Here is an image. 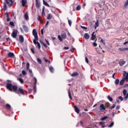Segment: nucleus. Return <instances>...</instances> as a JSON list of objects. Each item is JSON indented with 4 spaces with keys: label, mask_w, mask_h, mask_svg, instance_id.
I'll list each match as a JSON object with an SVG mask.
<instances>
[{
    "label": "nucleus",
    "mask_w": 128,
    "mask_h": 128,
    "mask_svg": "<svg viewBox=\"0 0 128 128\" xmlns=\"http://www.w3.org/2000/svg\"><path fill=\"white\" fill-rule=\"evenodd\" d=\"M6 88L10 92H14L18 94H20L22 96H24V92L22 88H18L16 85H12V84L6 83Z\"/></svg>",
    "instance_id": "f257e3e1"
},
{
    "label": "nucleus",
    "mask_w": 128,
    "mask_h": 128,
    "mask_svg": "<svg viewBox=\"0 0 128 128\" xmlns=\"http://www.w3.org/2000/svg\"><path fill=\"white\" fill-rule=\"evenodd\" d=\"M32 34L34 37V39L33 40L34 44H37L39 50H40V44L38 42H36V40H38V32H36V30H33Z\"/></svg>",
    "instance_id": "f03ea898"
},
{
    "label": "nucleus",
    "mask_w": 128,
    "mask_h": 128,
    "mask_svg": "<svg viewBox=\"0 0 128 128\" xmlns=\"http://www.w3.org/2000/svg\"><path fill=\"white\" fill-rule=\"evenodd\" d=\"M124 80L128 82V73L126 72H124L123 78L122 80L120 82V86H124Z\"/></svg>",
    "instance_id": "7ed1b4c3"
},
{
    "label": "nucleus",
    "mask_w": 128,
    "mask_h": 128,
    "mask_svg": "<svg viewBox=\"0 0 128 128\" xmlns=\"http://www.w3.org/2000/svg\"><path fill=\"white\" fill-rule=\"evenodd\" d=\"M34 80L35 82L34 83V92H36V84L38 83V80L36 77H34Z\"/></svg>",
    "instance_id": "20e7f679"
},
{
    "label": "nucleus",
    "mask_w": 128,
    "mask_h": 128,
    "mask_svg": "<svg viewBox=\"0 0 128 128\" xmlns=\"http://www.w3.org/2000/svg\"><path fill=\"white\" fill-rule=\"evenodd\" d=\"M16 36H18V30H14L12 34V36L14 38H16Z\"/></svg>",
    "instance_id": "39448f33"
},
{
    "label": "nucleus",
    "mask_w": 128,
    "mask_h": 128,
    "mask_svg": "<svg viewBox=\"0 0 128 128\" xmlns=\"http://www.w3.org/2000/svg\"><path fill=\"white\" fill-rule=\"evenodd\" d=\"M36 8H38L40 7V0H35Z\"/></svg>",
    "instance_id": "423d86ee"
},
{
    "label": "nucleus",
    "mask_w": 128,
    "mask_h": 128,
    "mask_svg": "<svg viewBox=\"0 0 128 128\" xmlns=\"http://www.w3.org/2000/svg\"><path fill=\"white\" fill-rule=\"evenodd\" d=\"M6 2L7 4H9V6H12L14 4V2H12V0H6Z\"/></svg>",
    "instance_id": "0eeeda50"
},
{
    "label": "nucleus",
    "mask_w": 128,
    "mask_h": 128,
    "mask_svg": "<svg viewBox=\"0 0 128 128\" xmlns=\"http://www.w3.org/2000/svg\"><path fill=\"white\" fill-rule=\"evenodd\" d=\"M100 110H101V112H104V110H106V106H104V104H100Z\"/></svg>",
    "instance_id": "6e6552de"
},
{
    "label": "nucleus",
    "mask_w": 128,
    "mask_h": 128,
    "mask_svg": "<svg viewBox=\"0 0 128 128\" xmlns=\"http://www.w3.org/2000/svg\"><path fill=\"white\" fill-rule=\"evenodd\" d=\"M91 40H96V36L94 35V32L92 34Z\"/></svg>",
    "instance_id": "1a4fd4ad"
},
{
    "label": "nucleus",
    "mask_w": 128,
    "mask_h": 128,
    "mask_svg": "<svg viewBox=\"0 0 128 128\" xmlns=\"http://www.w3.org/2000/svg\"><path fill=\"white\" fill-rule=\"evenodd\" d=\"M22 28L25 32H28V28L26 25H23Z\"/></svg>",
    "instance_id": "9d476101"
},
{
    "label": "nucleus",
    "mask_w": 128,
    "mask_h": 128,
    "mask_svg": "<svg viewBox=\"0 0 128 128\" xmlns=\"http://www.w3.org/2000/svg\"><path fill=\"white\" fill-rule=\"evenodd\" d=\"M80 76V74H78V72H74L71 75V76L74 78V77H76V76Z\"/></svg>",
    "instance_id": "9b49d317"
},
{
    "label": "nucleus",
    "mask_w": 128,
    "mask_h": 128,
    "mask_svg": "<svg viewBox=\"0 0 128 128\" xmlns=\"http://www.w3.org/2000/svg\"><path fill=\"white\" fill-rule=\"evenodd\" d=\"M28 4V0H22V6H26V4Z\"/></svg>",
    "instance_id": "f8f14e48"
},
{
    "label": "nucleus",
    "mask_w": 128,
    "mask_h": 128,
    "mask_svg": "<svg viewBox=\"0 0 128 128\" xmlns=\"http://www.w3.org/2000/svg\"><path fill=\"white\" fill-rule=\"evenodd\" d=\"M74 108L77 114H80V109L76 106H74Z\"/></svg>",
    "instance_id": "ddd939ff"
},
{
    "label": "nucleus",
    "mask_w": 128,
    "mask_h": 128,
    "mask_svg": "<svg viewBox=\"0 0 128 128\" xmlns=\"http://www.w3.org/2000/svg\"><path fill=\"white\" fill-rule=\"evenodd\" d=\"M5 108H7L8 110H10L12 108V106H10V104H8L6 105Z\"/></svg>",
    "instance_id": "4468645a"
},
{
    "label": "nucleus",
    "mask_w": 128,
    "mask_h": 128,
    "mask_svg": "<svg viewBox=\"0 0 128 128\" xmlns=\"http://www.w3.org/2000/svg\"><path fill=\"white\" fill-rule=\"evenodd\" d=\"M19 40H20V42H24V36H22L20 35L19 36Z\"/></svg>",
    "instance_id": "2eb2a0df"
},
{
    "label": "nucleus",
    "mask_w": 128,
    "mask_h": 128,
    "mask_svg": "<svg viewBox=\"0 0 128 128\" xmlns=\"http://www.w3.org/2000/svg\"><path fill=\"white\" fill-rule=\"evenodd\" d=\"M118 50L120 52H124V50H128V48H120Z\"/></svg>",
    "instance_id": "dca6fc26"
},
{
    "label": "nucleus",
    "mask_w": 128,
    "mask_h": 128,
    "mask_svg": "<svg viewBox=\"0 0 128 128\" xmlns=\"http://www.w3.org/2000/svg\"><path fill=\"white\" fill-rule=\"evenodd\" d=\"M8 58H14V52H10L8 54Z\"/></svg>",
    "instance_id": "f3484780"
},
{
    "label": "nucleus",
    "mask_w": 128,
    "mask_h": 128,
    "mask_svg": "<svg viewBox=\"0 0 128 128\" xmlns=\"http://www.w3.org/2000/svg\"><path fill=\"white\" fill-rule=\"evenodd\" d=\"M84 38L85 40H88V38H90V34L88 33H85L84 34Z\"/></svg>",
    "instance_id": "a211bd4d"
},
{
    "label": "nucleus",
    "mask_w": 128,
    "mask_h": 128,
    "mask_svg": "<svg viewBox=\"0 0 128 128\" xmlns=\"http://www.w3.org/2000/svg\"><path fill=\"white\" fill-rule=\"evenodd\" d=\"M62 38H63V40H66V33H62L61 34Z\"/></svg>",
    "instance_id": "6ab92c4d"
},
{
    "label": "nucleus",
    "mask_w": 128,
    "mask_h": 128,
    "mask_svg": "<svg viewBox=\"0 0 128 128\" xmlns=\"http://www.w3.org/2000/svg\"><path fill=\"white\" fill-rule=\"evenodd\" d=\"M43 4L44 6H48V8H50V4L48 2H46L44 0H43Z\"/></svg>",
    "instance_id": "aec40b11"
},
{
    "label": "nucleus",
    "mask_w": 128,
    "mask_h": 128,
    "mask_svg": "<svg viewBox=\"0 0 128 128\" xmlns=\"http://www.w3.org/2000/svg\"><path fill=\"white\" fill-rule=\"evenodd\" d=\"M96 28H98V20H97L95 23L94 28L96 30Z\"/></svg>",
    "instance_id": "412c9836"
},
{
    "label": "nucleus",
    "mask_w": 128,
    "mask_h": 128,
    "mask_svg": "<svg viewBox=\"0 0 128 128\" xmlns=\"http://www.w3.org/2000/svg\"><path fill=\"white\" fill-rule=\"evenodd\" d=\"M52 14H49L47 16V20H52Z\"/></svg>",
    "instance_id": "4be33fe9"
},
{
    "label": "nucleus",
    "mask_w": 128,
    "mask_h": 128,
    "mask_svg": "<svg viewBox=\"0 0 128 128\" xmlns=\"http://www.w3.org/2000/svg\"><path fill=\"white\" fill-rule=\"evenodd\" d=\"M40 42L41 44L44 46L45 48H48V46H46V44H44V42H42V40H40Z\"/></svg>",
    "instance_id": "5701e85b"
},
{
    "label": "nucleus",
    "mask_w": 128,
    "mask_h": 128,
    "mask_svg": "<svg viewBox=\"0 0 128 128\" xmlns=\"http://www.w3.org/2000/svg\"><path fill=\"white\" fill-rule=\"evenodd\" d=\"M24 18L26 20H28V13H25L24 14Z\"/></svg>",
    "instance_id": "b1692460"
},
{
    "label": "nucleus",
    "mask_w": 128,
    "mask_h": 128,
    "mask_svg": "<svg viewBox=\"0 0 128 128\" xmlns=\"http://www.w3.org/2000/svg\"><path fill=\"white\" fill-rule=\"evenodd\" d=\"M38 20L42 24L44 22V21H42V17L40 16H38L37 18Z\"/></svg>",
    "instance_id": "393cba45"
},
{
    "label": "nucleus",
    "mask_w": 128,
    "mask_h": 128,
    "mask_svg": "<svg viewBox=\"0 0 128 128\" xmlns=\"http://www.w3.org/2000/svg\"><path fill=\"white\" fill-rule=\"evenodd\" d=\"M124 64H126V62L124 61H120V62H119V64L120 66H124Z\"/></svg>",
    "instance_id": "a878e982"
},
{
    "label": "nucleus",
    "mask_w": 128,
    "mask_h": 128,
    "mask_svg": "<svg viewBox=\"0 0 128 128\" xmlns=\"http://www.w3.org/2000/svg\"><path fill=\"white\" fill-rule=\"evenodd\" d=\"M68 94L70 100H72V94H70V90H68Z\"/></svg>",
    "instance_id": "bb28decb"
},
{
    "label": "nucleus",
    "mask_w": 128,
    "mask_h": 128,
    "mask_svg": "<svg viewBox=\"0 0 128 128\" xmlns=\"http://www.w3.org/2000/svg\"><path fill=\"white\" fill-rule=\"evenodd\" d=\"M42 16H46V14L44 13V6H43V8H42Z\"/></svg>",
    "instance_id": "cd10ccee"
},
{
    "label": "nucleus",
    "mask_w": 128,
    "mask_h": 128,
    "mask_svg": "<svg viewBox=\"0 0 128 128\" xmlns=\"http://www.w3.org/2000/svg\"><path fill=\"white\" fill-rule=\"evenodd\" d=\"M116 103L115 102V104H113L112 106L109 107V108L110 110H112V108H116Z\"/></svg>",
    "instance_id": "c85d7f7f"
},
{
    "label": "nucleus",
    "mask_w": 128,
    "mask_h": 128,
    "mask_svg": "<svg viewBox=\"0 0 128 128\" xmlns=\"http://www.w3.org/2000/svg\"><path fill=\"white\" fill-rule=\"evenodd\" d=\"M50 70L51 72H54V68L52 66H50Z\"/></svg>",
    "instance_id": "c756f323"
},
{
    "label": "nucleus",
    "mask_w": 128,
    "mask_h": 128,
    "mask_svg": "<svg viewBox=\"0 0 128 128\" xmlns=\"http://www.w3.org/2000/svg\"><path fill=\"white\" fill-rule=\"evenodd\" d=\"M120 84V79H116L115 80V84Z\"/></svg>",
    "instance_id": "7c9ffc66"
},
{
    "label": "nucleus",
    "mask_w": 128,
    "mask_h": 128,
    "mask_svg": "<svg viewBox=\"0 0 128 128\" xmlns=\"http://www.w3.org/2000/svg\"><path fill=\"white\" fill-rule=\"evenodd\" d=\"M18 80H19V82L21 83V84H24V80H22V78H19L18 79Z\"/></svg>",
    "instance_id": "2f4dec72"
},
{
    "label": "nucleus",
    "mask_w": 128,
    "mask_h": 128,
    "mask_svg": "<svg viewBox=\"0 0 128 128\" xmlns=\"http://www.w3.org/2000/svg\"><path fill=\"white\" fill-rule=\"evenodd\" d=\"M108 98L110 102H112V98H111L110 95L108 96Z\"/></svg>",
    "instance_id": "473e14b6"
},
{
    "label": "nucleus",
    "mask_w": 128,
    "mask_h": 128,
    "mask_svg": "<svg viewBox=\"0 0 128 128\" xmlns=\"http://www.w3.org/2000/svg\"><path fill=\"white\" fill-rule=\"evenodd\" d=\"M37 61L38 64H42V60L40 59V58H37Z\"/></svg>",
    "instance_id": "72a5a7b5"
},
{
    "label": "nucleus",
    "mask_w": 128,
    "mask_h": 128,
    "mask_svg": "<svg viewBox=\"0 0 128 128\" xmlns=\"http://www.w3.org/2000/svg\"><path fill=\"white\" fill-rule=\"evenodd\" d=\"M22 74L23 76H26V75L28 74H26V70H23L22 71Z\"/></svg>",
    "instance_id": "f704fd0d"
},
{
    "label": "nucleus",
    "mask_w": 128,
    "mask_h": 128,
    "mask_svg": "<svg viewBox=\"0 0 128 128\" xmlns=\"http://www.w3.org/2000/svg\"><path fill=\"white\" fill-rule=\"evenodd\" d=\"M114 122H112L108 126V128H112V126H114Z\"/></svg>",
    "instance_id": "c9c22d12"
},
{
    "label": "nucleus",
    "mask_w": 128,
    "mask_h": 128,
    "mask_svg": "<svg viewBox=\"0 0 128 128\" xmlns=\"http://www.w3.org/2000/svg\"><path fill=\"white\" fill-rule=\"evenodd\" d=\"M58 38L60 42H63L62 38L60 36V35L58 36Z\"/></svg>",
    "instance_id": "e433bc0d"
},
{
    "label": "nucleus",
    "mask_w": 128,
    "mask_h": 128,
    "mask_svg": "<svg viewBox=\"0 0 128 128\" xmlns=\"http://www.w3.org/2000/svg\"><path fill=\"white\" fill-rule=\"evenodd\" d=\"M128 6V0H126V2H125L124 4V8H126Z\"/></svg>",
    "instance_id": "4c0bfd02"
},
{
    "label": "nucleus",
    "mask_w": 128,
    "mask_h": 128,
    "mask_svg": "<svg viewBox=\"0 0 128 128\" xmlns=\"http://www.w3.org/2000/svg\"><path fill=\"white\" fill-rule=\"evenodd\" d=\"M126 92H128L126 90H123V94H124V96H126Z\"/></svg>",
    "instance_id": "58836bf2"
},
{
    "label": "nucleus",
    "mask_w": 128,
    "mask_h": 128,
    "mask_svg": "<svg viewBox=\"0 0 128 128\" xmlns=\"http://www.w3.org/2000/svg\"><path fill=\"white\" fill-rule=\"evenodd\" d=\"M80 6H78L76 8V10H80Z\"/></svg>",
    "instance_id": "ea45409f"
},
{
    "label": "nucleus",
    "mask_w": 128,
    "mask_h": 128,
    "mask_svg": "<svg viewBox=\"0 0 128 128\" xmlns=\"http://www.w3.org/2000/svg\"><path fill=\"white\" fill-rule=\"evenodd\" d=\"M10 26H14V23L12 22H10Z\"/></svg>",
    "instance_id": "a19ab883"
},
{
    "label": "nucleus",
    "mask_w": 128,
    "mask_h": 128,
    "mask_svg": "<svg viewBox=\"0 0 128 128\" xmlns=\"http://www.w3.org/2000/svg\"><path fill=\"white\" fill-rule=\"evenodd\" d=\"M44 58L46 62H48V64H50V60H48L47 59H46V58Z\"/></svg>",
    "instance_id": "79ce46f5"
},
{
    "label": "nucleus",
    "mask_w": 128,
    "mask_h": 128,
    "mask_svg": "<svg viewBox=\"0 0 128 128\" xmlns=\"http://www.w3.org/2000/svg\"><path fill=\"white\" fill-rule=\"evenodd\" d=\"M106 118H108L107 116H105L102 117V118H101V120H106Z\"/></svg>",
    "instance_id": "37998d69"
},
{
    "label": "nucleus",
    "mask_w": 128,
    "mask_h": 128,
    "mask_svg": "<svg viewBox=\"0 0 128 128\" xmlns=\"http://www.w3.org/2000/svg\"><path fill=\"white\" fill-rule=\"evenodd\" d=\"M30 50L32 54H36V52H34V48H31Z\"/></svg>",
    "instance_id": "c03bdc74"
},
{
    "label": "nucleus",
    "mask_w": 128,
    "mask_h": 128,
    "mask_svg": "<svg viewBox=\"0 0 128 128\" xmlns=\"http://www.w3.org/2000/svg\"><path fill=\"white\" fill-rule=\"evenodd\" d=\"M26 68L27 70H30V63L26 64Z\"/></svg>",
    "instance_id": "a18cd8bd"
},
{
    "label": "nucleus",
    "mask_w": 128,
    "mask_h": 128,
    "mask_svg": "<svg viewBox=\"0 0 128 128\" xmlns=\"http://www.w3.org/2000/svg\"><path fill=\"white\" fill-rule=\"evenodd\" d=\"M68 22L70 26H72V21L70 20H68Z\"/></svg>",
    "instance_id": "49530a36"
},
{
    "label": "nucleus",
    "mask_w": 128,
    "mask_h": 128,
    "mask_svg": "<svg viewBox=\"0 0 128 128\" xmlns=\"http://www.w3.org/2000/svg\"><path fill=\"white\" fill-rule=\"evenodd\" d=\"M6 20H7V22H10V18L8 17V14H7Z\"/></svg>",
    "instance_id": "de8ad7c7"
},
{
    "label": "nucleus",
    "mask_w": 128,
    "mask_h": 128,
    "mask_svg": "<svg viewBox=\"0 0 128 128\" xmlns=\"http://www.w3.org/2000/svg\"><path fill=\"white\" fill-rule=\"evenodd\" d=\"M100 42H102V44H106V42L104 40H103L102 39L100 40Z\"/></svg>",
    "instance_id": "09e8293b"
},
{
    "label": "nucleus",
    "mask_w": 128,
    "mask_h": 128,
    "mask_svg": "<svg viewBox=\"0 0 128 128\" xmlns=\"http://www.w3.org/2000/svg\"><path fill=\"white\" fill-rule=\"evenodd\" d=\"M92 45H93L94 46H98V44L96 43V42H93Z\"/></svg>",
    "instance_id": "8fccbe9b"
},
{
    "label": "nucleus",
    "mask_w": 128,
    "mask_h": 128,
    "mask_svg": "<svg viewBox=\"0 0 128 128\" xmlns=\"http://www.w3.org/2000/svg\"><path fill=\"white\" fill-rule=\"evenodd\" d=\"M85 60L87 64H88V58L87 57H85Z\"/></svg>",
    "instance_id": "3c124183"
},
{
    "label": "nucleus",
    "mask_w": 128,
    "mask_h": 128,
    "mask_svg": "<svg viewBox=\"0 0 128 128\" xmlns=\"http://www.w3.org/2000/svg\"><path fill=\"white\" fill-rule=\"evenodd\" d=\"M106 106H107V108H110V103L107 102V103H106Z\"/></svg>",
    "instance_id": "603ef678"
},
{
    "label": "nucleus",
    "mask_w": 128,
    "mask_h": 128,
    "mask_svg": "<svg viewBox=\"0 0 128 128\" xmlns=\"http://www.w3.org/2000/svg\"><path fill=\"white\" fill-rule=\"evenodd\" d=\"M82 28H83V30H88V28L86 26H81Z\"/></svg>",
    "instance_id": "864d4df0"
},
{
    "label": "nucleus",
    "mask_w": 128,
    "mask_h": 128,
    "mask_svg": "<svg viewBox=\"0 0 128 128\" xmlns=\"http://www.w3.org/2000/svg\"><path fill=\"white\" fill-rule=\"evenodd\" d=\"M119 100H121V102H122V100H124V98H122V96H120L119 97Z\"/></svg>",
    "instance_id": "5fc2aeb1"
},
{
    "label": "nucleus",
    "mask_w": 128,
    "mask_h": 128,
    "mask_svg": "<svg viewBox=\"0 0 128 128\" xmlns=\"http://www.w3.org/2000/svg\"><path fill=\"white\" fill-rule=\"evenodd\" d=\"M99 124L100 126H102V124H104V122H100Z\"/></svg>",
    "instance_id": "6e6d98bb"
},
{
    "label": "nucleus",
    "mask_w": 128,
    "mask_h": 128,
    "mask_svg": "<svg viewBox=\"0 0 128 128\" xmlns=\"http://www.w3.org/2000/svg\"><path fill=\"white\" fill-rule=\"evenodd\" d=\"M120 106H118L116 107V110H120Z\"/></svg>",
    "instance_id": "4d7b16f0"
},
{
    "label": "nucleus",
    "mask_w": 128,
    "mask_h": 128,
    "mask_svg": "<svg viewBox=\"0 0 128 128\" xmlns=\"http://www.w3.org/2000/svg\"><path fill=\"white\" fill-rule=\"evenodd\" d=\"M28 91L29 94H32V90L28 89Z\"/></svg>",
    "instance_id": "13d9d810"
},
{
    "label": "nucleus",
    "mask_w": 128,
    "mask_h": 128,
    "mask_svg": "<svg viewBox=\"0 0 128 128\" xmlns=\"http://www.w3.org/2000/svg\"><path fill=\"white\" fill-rule=\"evenodd\" d=\"M4 10H6L7 7H6V4H4Z\"/></svg>",
    "instance_id": "bf43d9fd"
},
{
    "label": "nucleus",
    "mask_w": 128,
    "mask_h": 128,
    "mask_svg": "<svg viewBox=\"0 0 128 128\" xmlns=\"http://www.w3.org/2000/svg\"><path fill=\"white\" fill-rule=\"evenodd\" d=\"M64 50H69L70 49V48L69 47H68V46H64Z\"/></svg>",
    "instance_id": "052dcab7"
},
{
    "label": "nucleus",
    "mask_w": 128,
    "mask_h": 128,
    "mask_svg": "<svg viewBox=\"0 0 128 128\" xmlns=\"http://www.w3.org/2000/svg\"><path fill=\"white\" fill-rule=\"evenodd\" d=\"M20 30H21V32H24V29H22V27H20Z\"/></svg>",
    "instance_id": "680f3d73"
},
{
    "label": "nucleus",
    "mask_w": 128,
    "mask_h": 128,
    "mask_svg": "<svg viewBox=\"0 0 128 128\" xmlns=\"http://www.w3.org/2000/svg\"><path fill=\"white\" fill-rule=\"evenodd\" d=\"M41 34H42V35L44 34V28H42V29L41 30Z\"/></svg>",
    "instance_id": "e2e57ef3"
},
{
    "label": "nucleus",
    "mask_w": 128,
    "mask_h": 128,
    "mask_svg": "<svg viewBox=\"0 0 128 128\" xmlns=\"http://www.w3.org/2000/svg\"><path fill=\"white\" fill-rule=\"evenodd\" d=\"M48 24H50V22L48 20L46 21V26H48Z\"/></svg>",
    "instance_id": "0e129e2a"
},
{
    "label": "nucleus",
    "mask_w": 128,
    "mask_h": 128,
    "mask_svg": "<svg viewBox=\"0 0 128 128\" xmlns=\"http://www.w3.org/2000/svg\"><path fill=\"white\" fill-rule=\"evenodd\" d=\"M46 42L47 43L48 46H50V42L48 40H46Z\"/></svg>",
    "instance_id": "69168bd1"
},
{
    "label": "nucleus",
    "mask_w": 128,
    "mask_h": 128,
    "mask_svg": "<svg viewBox=\"0 0 128 128\" xmlns=\"http://www.w3.org/2000/svg\"><path fill=\"white\" fill-rule=\"evenodd\" d=\"M116 75V73H114L112 76V78H113L114 79H116V78H114V76Z\"/></svg>",
    "instance_id": "338daca9"
},
{
    "label": "nucleus",
    "mask_w": 128,
    "mask_h": 128,
    "mask_svg": "<svg viewBox=\"0 0 128 128\" xmlns=\"http://www.w3.org/2000/svg\"><path fill=\"white\" fill-rule=\"evenodd\" d=\"M128 44V41L125 42L124 43V45H126V44Z\"/></svg>",
    "instance_id": "774afa93"
}]
</instances>
